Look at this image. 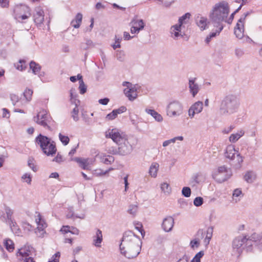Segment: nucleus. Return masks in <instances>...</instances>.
Returning <instances> with one entry per match:
<instances>
[{
    "label": "nucleus",
    "instance_id": "nucleus-1",
    "mask_svg": "<svg viewBox=\"0 0 262 262\" xmlns=\"http://www.w3.org/2000/svg\"><path fill=\"white\" fill-rule=\"evenodd\" d=\"M141 244L140 238L133 232H125L120 245L121 253L129 259L136 257L140 253Z\"/></svg>",
    "mask_w": 262,
    "mask_h": 262
},
{
    "label": "nucleus",
    "instance_id": "nucleus-2",
    "mask_svg": "<svg viewBox=\"0 0 262 262\" xmlns=\"http://www.w3.org/2000/svg\"><path fill=\"white\" fill-rule=\"evenodd\" d=\"M230 5L226 1H221L215 3L209 12V19L212 24L222 28L224 23H226L227 17L230 13Z\"/></svg>",
    "mask_w": 262,
    "mask_h": 262
},
{
    "label": "nucleus",
    "instance_id": "nucleus-3",
    "mask_svg": "<svg viewBox=\"0 0 262 262\" xmlns=\"http://www.w3.org/2000/svg\"><path fill=\"white\" fill-rule=\"evenodd\" d=\"M106 137L111 138L117 144L119 155H127L132 151V146L129 143L126 136L123 133L113 129L106 133Z\"/></svg>",
    "mask_w": 262,
    "mask_h": 262
},
{
    "label": "nucleus",
    "instance_id": "nucleus-4",
    "mask_svg": "<svg viewBox=\"0 0 262 262\" xmlns=\"http://www.w3.org/2000/svg\"><path fill=\"white\" fill-rule=\"evenodd\" d=\"M240 102L237 97L233 94L226 95L222 100L219 108L221 116H227L237 112Z\"/></svg>",
    "mask_w": 262,
    "mask_h": 262
},
{
    "label": "nucleus",
    "instance_id": "nucleus-5",
    "mask_svg": "<svg viewBox=\"0 0 262 262\" xmlns=\"http://www.w3.org/2000/svg\"><path fill=\"white\" fill-rule=\"evenodd\" d=\"M36 143L39 145L42 152L46 155L53 156L56 152L55 143L47 136L39 134L35 139Z\"/></svg>",
    "mask_w": 262,
    "mask_h": 262
},
{
    "label": "nucleus",
    "instance_id": "nucleus-6",
    "mask_svg": "<svg viewBox=\"0 0 262 262\" xmlns=\"http://www.w3.org/2000/svg\"><path fill=\"white\" fill-rule=\"evenodd\" d=\"M14 211L9 206L5 205L4 211L0 210V220L5 223L9 226L11 231L13 232H17L16 230H18L17 223L13 217Z\"/></svg>",
    "mask_w": 262,
    "mask_h": 262
},
{
    "label": "nucleus",
    "instance_id": "nucleus-7",
    "mask_svg": "<svg viewBox=\"0 0 262 262\" xmlns=\"http://www.w3.org/2000/svg\"><path fill=\"white\" fill-rule=\"evenodd\" d=\"M224 156L226 158L233 161L231 164L235 169H239L241 167L243 162V158L235 149L233 145H228L224 152Z\"/></svg>",
    "mask_w": 262,
    "mask_h": 262
},
{
    "label": "nucleus",
    "instance_id": "nucleus-8",
    "mask_svg": "<svg viewBox=\"0 0 262 262\" xmlns=\"http://www.w3.org/2000/svg\"><path fill=\"white\" fill-rule=\"evenodd\" d=\"M183 111V104L178 100H175L170 102L166 106L167 115L170 117L179 116L182 114Z\"/></svg>",
    "mask_w": 262,
    "mask_h": 262
},
{
    "label": "nucleus",
    "instance_id": "nucleus-9",
    "mask_svg": "<svg viewBox=\"0 0 262 262\" xmlns=\"http://www.w3.org/2000/svg\"><path fill=\"white\" fill-rule=\"evenodd\" d=\"M13 16L16 20L20 21V19L24 20L31 16L29 7L24 5H17L13 8Z\"/></svg>",
    "mask_w": 262,
    "mask_h": 262
},
{
    "label": "nucleus",
    "instance_id": "nucleus-10",
    "mask_svg": "<svg viewBox=\"0 0 262 262\" xmlns=\"http://www.w3.org/2000/svg\"><path fill=\"white\" fill-rule=\"evenodd\" d=\"M123 86L126 88L124 89V93L126 97L130 101H134L138 96L137 90L139 86L137 85H134L129 82L124 81L122 83Z\"/></svg>",
    "mask_w": 262,
    "mask_h": 262
},
{
    "label": "nucleus",
    "instance_id": "nucleus-11",
    "mask_svg": "<svg viewBox=\"0 0 262 262\" xmlns=\"http://www.w3.org/2000/svg\"><path fill=\"white\" fill-rule=\"evenodd\" d=\"M52 119L45 110L39 112L36 116L34 117V121L38 124L50 129L49 124L50 123Z\"/></svg>",
    "mask_w": 262,
    "mask_h": 262
},
{
    "label": "nucleus",
    "instance_id": "nucleus-12",
    "mask_svg": "<svg viewBox=\"0 0 262 262\" xmlns=\"http://www.w3.org/2000/svg\"><path fill=\"white\" fill-rule=\"evenodd\" d=\"M232 175L231 170L225 165L219 167L217 172L215 174V178L220 183L227 180Z\"/></svg>",
    "mask_w": 262,
    "mask_h": 262
},
{
    "label": "nucleus",
    "instance_id": "nucleus-13",
    "mask_svg": "<svg viewBox=\"0 0 262 262\" xmlns=\"http://www.w3.org/2000/svg\"><path fill=\"white\" fill-rule=\"evenodd\" d=\"M17 256L25 258L24 262H35L34 259L30 256L31 251L29 247H25L18 249L16 254Z\"/></svg>",
    "mask_w": 262,
    "mask_h": 262
},
{
    "label": "nucleus",
    "instance_id": "nucleus-14",
    "mask_svg": "<svg viewBox=\"0 0 262 262\" xmlns=\"http://www.w3.org/2000/svg\"><path fill=\"white\" fill-rule=\"evenodd\" d=\"M78 164V165L82 169L84 170H90V165L92 164V160L89 158H83L75 157L71 159Z\"/></svg>",
    "mask_w": 262,
    "mask_h": 262
},
{
    "label": "nucleus",
    "instance_id": "nucleus-15",
    "mask_svg": "<svg viewBox=\"0 0 262 262\" xmlns=\"http://www.w3.org/2000/svg\"><path fill=\"white\" fill-rule=\"evenodd\" d=\"M203 103L202 101H198L192 104L188 110V115L191 118L194 117L195 114L201 113L203 110Z\"/></svg>",
    "mask_w": 262,
    "mask_h": 262
},
{
    "label": "nucleus",
    "instance_id": "nucleus-16",
    "mask_svg": "<svg viewBox=\"0 0 262 262\" xmlns=\"http://www.w3.org/2000/svg\"><path fill=\"white\" fill-rule=\"evenodd\" d=\"M34 21L37 25H40L44 20V12L39 7L35 8L33 15Z\"/></svg>",
    "mask_w": 262,
    "mask_h": 262
},
{
    "label": "nucleus",
    "instance_id": "nucleus-17",
    "mask_svg": "<svg viewBox=\"0 0 262 262\" xmlns=\"http://www.w3.org/2000/svg\"><path fill=\"white\" fill-rule=\"evenodd\" d=\"M174 225V219L171 216L165 217L162 224V227L165 232L171 231Z\"/></svg>",
    "mask_w": 262,
    "mask_h": 262
},
{
    "label": "nucleus",
    "instance_id": "nucleus-18",
    "mask_svg": "<svg viewBox=\"0 0 262 262\" xmlns=\"http://www.w3.org/2000/svg\"><path fill=\"white\" fill-rule=\"evenodd\" d=\"M195 79L196 78L189 79L188 83L190 93L193 97L195 96L200 89L199 84L195 82Z\"/></svg>",
    "mask_w": 262,
    "mask_h": 262
},
{
    "label": "nucleus",
    "instance_id": "nucleus-19",
    "mask_svg": "<svg viewBox=\"0 0 262 262\" xmlns=\"http://www.w3.org/2000/svg\"><path fill=\"white\" fill-rule=\"evenodd\" d=\"M171 36L174 39H178L180 37H182L181 34V27L180 25L176 24L171 27L170 29Z\"/></svg>",
    "mask_w": 262,
    "mask_h": 262
},
{
    "label": "nucleus",
    "instance_id": "nucleus-20",
    "mask_svg": "<svg viewBox=\"0 0 262 262\" xmlns=\"http://www.w3.org/2000/svg\"><path fill=\"white\" fill-rule=\"evenodd\" d=\"M244 23L237 21L234 29V33L236 37L238 39H242L244 36Z\"/></svg>",
    "mask_w": 262,
    "mask_h": 262
},
{
    "label": "nucleus",
    "instance_id": "nucleus-21",
    "mask_svg": "<svg viewBox=\"0 0 262 262\" xmlns=\"http://www.w3.org/2000/svg\"><path fill=\"white\" fill-rule=\"evenodd\" d=\"M245 237L238 236L234 239L232 242L233 249H236L238 253L241 251V248L244 247Z\"/></svg>",
    "mask_w": 262,
    "mask_h": 262
},
{
    "label": "nucleus",
    "instance_id": "nucleus-22",
    "mask_svg": "<svg viewBox=\"0 0 262 262\" xmlns=\"http://www.w3.org/2000/svg\"><path fill=\"white\" fill-rule=\"evenodd\" d=\"M36 222L38 225L37 227V230L41 232L40 236H43V234L45 233L44 229L47 227V224L41 219L40 214H38L36 218Z\"/></svg>",
    "mask_w": 262,
    "mask_h": 262
},
{
    "label": "nucleus",
    "instance_id": "nucleus-23",
    "mask_svg": "<svg viewBox=\"0 0 262 262\" xmlns=\"http://www.w3.org/2000/svg\"><path fill=\"white\" fill-rule=\"evenodd\" d=\"M93 244L96 247H100L101 243L102 241V231L100 229H97L96 234L93 236Z\"/></svg>",
    "mask_w": 262,
    "mask_h": 262
},
{
    "label": "nucleus",
    "instance_id": "nucleus-24",
    "mask_svg": "<svg viewBox=\"0 0 262 262\" xmlns=\"http://www.w3.org/2000/svg\"><path fill=\"white\" fill-rule=\"evenodd\" d=\"M145 111L146 113L151 116L156 121L161 122L163 121V117L155 110L146 108Z\"/></svg>",
    "mask_w": 262,
    "mask_h": 262
},
{
    "label": "nucleus",
    "instance_id": "nucleus-25",
    "mask_svg": "<svg viewBox=\"0 0 262 262\" xmlns=\"http://www.w3.org/2000/svg\"><path fill=\"white\" fill-rule=\"evenodd\" d=\"M82 19V14L80 13H78L76 14L75 18L72 20L71 24L74 28H78L80 26Z\"/></svg>",
    "mask_w": 262,
    "mask_h": 262
},
{
    "label": "nucleus",
    "instance_id": "nucleus-26",
    "mask_svg": "<svg viewBox=\"0 0 262 262\" xmlns=\"http://www.w3.org/2000/svg\"><path fill=\"white\" fill-rule=\"evenodd\" d=\"M130 24L134 26L137 27L139 30H142L144 29L145 24L143 19H138L137 17H135L132 20Z\"/></svg>",
    "mask_w": 262,
    "mask_h": 262
},
{
    "label": "nucleus",
    "instance_id": "nucleus-27",
    "mask_svg": "<svg viewBox=\"0 0 262 262\" xmlns=\"http://www.w3.org/2000/svg\"><path fill=\"white\" fill-rule=\"evenodd\" d=\"M256 174L253 171H248L244 176V180L249 183H251L256 179Z\"/></svg>",
    "mask_w": 262,
    "mask_h": 262
},
{
    "label": "nucleus",
    "instance_id": "nucleus-28",
    "mask_svg": "<svg viewBox=\"0 0 262 262\" xmlns=\"http://www.w3.org/2000/svg\"><path fill=\"white\" fill-rule=\"evenodd\" d=\"M159 165L158 163H152L149 169V173L151 177L156 178L157 176V172L158 171Z\"/></svg>",
    "mask_w": 262,
    "mask_h": 262
},
{
    "label": "nucleus",
    "instance_id": "nucleus-29",
    "mask_svg": "<svg viewBox=\"0 0 262 262\" xmlns=\"http://www.w3.org/2000/svg\"><path fill=\"white\" fill-rule=\"evenodd\" d=\"M80 101L79 100H75L74 101L75 107L73 109L72 112V117L75 121H77L79 120L78 113L79 109L78 106L79 105Z\"/></svg>",
    "mask_w": 262,
    "mask_h": 262
},
{
    "label": "nucleus",
    "instance_id": "nucleus-30",
    "mask_svg": "<svg viewBox=\"0 0 262 262\" xmlns=\"http://www.w3.org/2000/svg\"><path fill=\"white\" fill-rule=\"evenodd\" d=\"M244 130H241L235 134H231L229 138V141L231 143L236 142L241 137L244 136Z\"/></svg>",
    "mask_w": 262,
    "mask_h": 262
},
{
    "label": "nucleus",
    "instance_id": "nucleus-31",
    "mask_svg": "<svg viewBox=\"0 0 262 262\" xmlns=\"http://www.w3.org/2000/svg\"><path fill=\"white\" fill-rule=\"evenodd\" d=\"M78 80H79V90L80 91V93L81 94H84L86 92L87 90L86 86L84 84L83 80H82V76L80 75V74H78L77 75Z\"/></svg>",
    "mask_w": 262,
    "mask_h": 262
},
{
    "label": "nucleus",
    "instance_id": "nucleus-32",
    "mask_svg": "<svg viewBox=\"0 0 262 262\" xmlns=\"http://www.w3.org/2000/svg\"><path fill=\"white\" fill-rule=\"evenodd\" d=\"M243 196L242 191L240 189H235L232 194L233 200L237 203L240 200V198Z\"/></svg>",
    "mask_w": 262,
    "mask_h": 262
},
{
    "label": "nucleus",
    "instance_id": "nucleus-33",
    "mask_svg": "<svg viewBox=\"0 0 262 262\" xmlns=\"http://www.w3.org/2000/svg\"><path fill=\"white\" fill-rule=\"evenodd\" d=\"M4 246L6 249L9 252L13 251L14 249V245L13 241L9 238L5 240Z\"/></svg>",
    "mask_w": 262,
    "mask_h": 262
},
{
    "label": "nucleus",
    "instance_id": "nucleus-34",
    "mask_svg": "<svg viewBox=\"0 0 262 262\" xmlns=\"http://www.w3.org/2000/svg\"><path fill=\"white\" fill-rule=\"evenodd\" d=\"M30 68L34 74H37L41 69V67L34 61H31L30 63Z\"/></svg>",
    "mask_w": 262,
    "mask_h": 262
},
{
    "label": "nucleus",
    "instance_id": "nucleus-35",
    "mask_svg": "<svg viewBox=\"0 0 262 262\" xmlns=\"http://www.w3.org/2000/svg\"><path fill=\"white\" fill-rule=\"evenodd\" d=\"M212 25L215 28V29L212 32L210 33V34L209 35L211 38H213L217 35H219L225 26H223V27L221 29V28H220V26H218V25H216L214 24H212Z\"/></svg>",
    "mask_w": 262,
    "mask_h": 262
},
{
    "label": "nucleus",
    "instance_id": "nucleus-36",
    "mask_svg": "<svg viewBox=\"0 0 262 262\" xmlns=\"http://www.w3.org/2000/svg\"><path fill=\"white\" fill-rule=\"evenodd\" d=\"M196 24L202 30H204L207 25V18L201 17L199 20H196Z\"/></svg>",
    "mask_w": 262,
    "mask_h": 262
},
{
    "label": "nucleus",
    "instance_id": "nucleus-37",
    "mask_svg": "<svg viewBox=\"0 0 262 262\" xmlns=\"http://www.w3.org/2000/svg\"><path fill=\"white\" fill-rule=\"evenodd\" d=\"M138 209V206L137 205L132 204L128 207L127 210V213L132 215L133 217L135 216Z\"/></svg>",
    "mask_w": 262,
    "mask_h": 262
},
{
    "label": "nucleus",
    "instance_id": "nucleus-38",
    "mask_svg": "<svg viewBox=\"0 0 262 262\" xmlns=\"http://www.w3.org/2000/svg\"><path fill=\"white\" fill-rule=\"evenodd\" d=\"M161 188L162 191L166 194L169 195L171 193V188L169 185L166 182H164L161 184Z\"/></svg>",
    "mask_w": 262,
    "mask_h": 262
},
{
    "label": "nucleus",
    "instance_id": "nucleus-39",
    "mask_svg": "<svg viewBox=\"0 0 262 262\" xmlns=\"http://www.w3.org/2000/svg\"><path fill=\"white\" fill-rule=\"evenodd\" d=\"M190 15H191L189 13H185L184 15L179 18L178 24L177 25H180V26L182 27L183 24L186 23V19H189Z\"/></svg>",
    "mask_w": 262,
    "mask_h": 262
},
{
    "label": "nucleus",
    "instance_id": "nucleus-40",
    "mask_svg": "<svg viewBox=\"0 0 262 262\" xmlns=\"http://www.w3.org/2000/svg\"><path fill=\"white\" fill-rule=\"evenodd\" d=\"M245 237V244L244 247L243 249L246 248L247 251H250L251 250V247L255 244L253 242H252L249 238H247V236H244Z\"/></svg>",
    "mask_w": 262,
    "mask_h": 262
},
{
    "label": "nucleus",
    "instance_id": "nucleus-41",
    "mask_svg": "<svg viewBox=\"0 0 262 262\" xmlns=\"http://www.w3.org/2000/svg\"><path fill=\"white\" fill-rule=\"evenodd\" d=\"M204 252L201 251L195 254L190 262H201V258L204 256Z\"/></svg>",
    "mask_w": 262,
    "mask_h": 262
},
{
    "label": "nucleus",
    "instance_id": "nucleus-42",
    "mask_svg": "<svg viewBox=\"0 0 262 262\" xmlns=\"http://www.w3.org/2000/svg\"><path fill=\"white\" fill-rule=\"evenodd\" d=\"M32 94L33 91L31 89H26L23 93L24 97L28 101L31 100Z\"/></svg>",
    "mask_w": 262,
    "mask_h": 262
},
{
    "label": "nucleus",
    "instance_id": "nucleus-43",
    "mask_svg": "<svg viewBox=\"0 0 262 262\" xmlns=\"http://www.w3.org/2000/svg\"><path fill=\"white\" fill-rule=\"evenodd\" d=\"M59 138L60 141L62 142V143L64 145H67L69 144V141H70V139L68 136H64V135L61 134V133H59Z\"/></svg>",
    "mask_w": 262,
    "mask_h": 262
},
{
    "label": "nucleus",
    "instance_id": "nucleus-44",
    "mask_svg": "<svg viewBox=\"0 0 262 262\" xmlns=\"http://www.w3.org/2000/svg\"><path fill=\"white\" fill-rule=\"evenodd\" d=\"M248 238H249V239L254 244H256V242L261 239V237L259 234L254 233L250 236H249Z\"/></svg>",
    "mask_w": 262,
    "mask_h": 262
},
{
    "label": "nucleus",
    "instance_id": "nucleus-45",
    "mask_svg": "<svg viewBox=\"0 0 262 262\" xmlns=\"http://www.w3.org/2000/svg\"><path fill=\"white\" fill-rule=\"evenodd\" d=\"M191 193V189L189 187H184L182 190V193L183 196L188 198Z\"/></svg>",
    "mask_w": 262,
    "mask_h": 262
},
{
    "label": "nucleus",
    "instance_id": "nucleus-46",
    "mask_svg": "<svg viewBox=\"0 0 262 262\" xmlns=\"http://www.w3.org/2000/svg\"><path fill=\"white\" fill-rule=\"evenodd\" d=\"M119 149L118 147L110 146L107 148V151L109 154L113 155H119Z\"/></svg>",
    "mask_w": 262,
    "mask_h": 262
},
{
    "label": "nucleus",
    "instance_id": "nucleus-47",
    "mask_svg": "<svg viewBox=\"0 0 262 262\" xmlns=\"http://www.w3.org/2000/svg\"><path fill=\"white\" fill-rule=\"evenodd\" d=\"M203 203V199L201 196L195 198L193 201L194 205L196 207L201 206Z\"/></svg>",
    "mask_w": 262,
    "mask_h": 262
},
{
    "label": "nucleus",
    "instance_id": "nucleus-48",
    "mask_svg": "<svg viewBox=\"0 0 262 262\" xmlns=\"http://www.w3.org/2000/svg\"><path fill=\"white\" fill-rule=\"evenodd\" d=\"M253 13L252 10H250L249 11H247V12L244 13L240 17V18L238 20L239 23H243L245 24V21L246 18Z\"/></svg>",
    "mask_w": 262,
    "mask_h": 262
},
{
    "label": "nucleus",
    "instance_id": "nucleus-49",
    "mask_svg": "<svg viewBox=\"0 0 262 262\" xmlns=\"http://www.w3.org/2000/svg\"><path fill=\"white\" fill-rule=\"evenodd\" d=\"M253 13L252 10H250L249 11H247V12L244 13L240 17V18L238 20L239 23H243L245 24V21L246 18Z\"/></svg>",
    "mask_w": 262,
    "mask_h": 262
},
{
    "label": "nucleus",
    "instance_id": "nucleus-50",
    "mask_svg": "<svg viewBox=\"0 0 262 262\" xmlns=\"http://www.w3.org/2000/svg\"><path fill=\"white\" fill-rule=\"evenodd\" d=\"M114 158L111 156H108L107 157H105L102 159V162L105 164H110L112 162H114Z\"/></svg>",
    "mask_w": 262,
    "mask_h": 262
},
{
    "label": "nucleus",
    "instance_id": "nucleus-51",
    "mask_svg": "<svg viewBox=\"0 0 262 262\" xmlns=\"http://www.w3.org/2000/svg\"><path fill=\"white\" fill-rule=\"evenodd\" d=\"M200 244L199 241L196 239L191 241L190 243V246L193 249H194L195 248H198L200 246Z\"/></svg>",
    "mask_w": 262,
    "mask_h": 262
},
{
    "label": "nucleus",
    "instance_id": "nucleus-52",
    "mask_svg": "<svg viewBox=\"0 0 262 262\" xmlns=\"http://www.w3.org/2000/svg\"><path fill=\"white\" fill-rule=\"evenodd\" d=\"M26 68L25 65V61L24 60H20L19 61V64L16 67L17 70L20 71L24 70Z\"/></svg>",
    "mask_w": 262,
    "mask_h": 262
},
{
    "label": "nucleus",
    "instance_id": "nucleus-53",
    "mask_svg": "<svg viewBox=\"0 0 262 262\" xmlns=\"http://www.w3.org/2000/svg\"><path fill=\"white\" fill-rule=\"evenodd\" d=\"M237 13V12H235V11H234L233 13H232L230 15H229L227 17V20L226 23L230 25L232 24L233 20L234 18V15Z\"/></svg>",
    "mask_w": 262,
    "mask_h": 262
},
{
    "label": "nucleus",
    "instance_id": "nucleus-54",
    "mask_svg": "<svg viewBox=\"0 0 262 262\" xmlns=\"http://www.w3.org/2000/svg\"><path fill=\"white\" fill-rule=\"evenodd\" d=\"M28 165L30 168H31L34 171L37 170L34 164V159L33 158H29L28 161Z\"/></svg>",
    "mask_w": 262,
    "mask_h": 262
},
{
    "label": "nucleus",
    "instance_id": "nucleus-55",
    "mask_svg": "<svg viewBox=\"0 0 262 262\" xmlns=\"http://www.w3.org/2000/svg\"><path fill=\"white\" fill-rule=\"evenodd\" d=\"M126 108L125 106H122L118 109L114 110V112L116 114L117 116L118 114H120L122 113L125 112L126 111Z\"/></svg>",
    "mask_w": 262,
    "mask_h": 262
},
{
    "label": "nucleus",
    "instance_id": "nucleus-56",
    "mask_svg": "<svg viewBox=\"0 0 262 262\" xmlns=\"http://www.w3.org/2000/svg\"><path fill=\"white\" fill-rule=\"evenodd\" d=\"M22 179H24L25 180V181L28 183L30 184L31 182V177L30 174L28 173L24 174L22 177Z\"/></svg>",
    "mask_w": 262,
    "mask_h": 262
},
{
    "label": "nucleus",
    "instance_id": "nucleus-57",
    "mask_svg": "<svg viewBox=\"0 0 262 262\" xmlns=\"http://www.w3.org/2000/svg\"><path fill=\"white\" fill-rule=\"evenodd\" d=\"M60 256V252H56L52 257V259L49 260L48 262H59V257Z\"/></svg>",
    "mask_w": 262,
    "mask_h": 262
},
{
    "label": "nucleus",
    "instance_id": "nucleus-58",
    "mask_svg": "<svg viewBox=\"0 0 262 262\" xmlns=\"http://www.w3.org/2000/svg\"><path fill=\"white\" fill-rule=\"evenodd\" d=\"M111 169L106 170L105 171L99 169L96 170V174L97 176H104Z\"/></svg>",
    "mask_w": 262,
    "mask_h": 262
},
{
    "label": "nucleus",
    "instance_id": "nucleus-59",
    "mask_svg": "<svg viewBox=\"0 0 262 262\" xmlns=\"http://www.w3.org/2000/svg\"><path fill=\"white\" fill-rule=\"evenodd\" d=\"M85 45H86V47L84 46L83 44L81 45V48H83L84 50H86L89 47H91L93 46V41L90 39H88L86 41Z\"/></svg>",
    "mask_w": 262,
    "mask_h": 262
},
{
    "label": "nucleus",
    "instance_id": "nucleus-60",
    "mask_svg": "<svg viewBox=\"0 0 262 262\" xmlns=\"http://www.w3.org/2000/svg\"><path fill=\"white\" fill-rule=\"evenodd\" d=\"M10 99L14 105H15L16 102H17L19 100L18 97L15 94H11Z\"/></svg>",
    "mask_w": 262,
    "mask_h": 262
},
{
    "label": "nucleus",
    "instance_id": "nucleus-61",
    "mask_svg": "<svg viewBox=\"0 0 262 262\" xmlns=\"http://www.w3.org/2000/svg\"><path fill=\"white\" fill-rule=\"evenodd\" d=\"M117 116L116 114L113 111L111 113L107 115L106 118L108 120H112L115 119Z\"/></svg>",
    "mask_w": 262,
    "mask_h": 262
},
{
    "label": "nucleus",
    "instance_id": "nucleus-62",
    "mask_svg": "<svg viewBox=\"0 0 262 262\" xmlns=\"http://www.w3.org/2000/svg\"><path fill=\"white\" fill-rule=\"evenodd\" d=\"M63 160L62 156L59 153L57 155L56 157H55L53 160V161H55L58 163H61L62 162H63Z\"/></svg>",
    "mask_w": 262,
    "mask_h": 262
},
{
    "label": "nucleus",
    "instance_id": "nucleus-63",
    "mask_svg": "<svg viewBox=\"0 0 262 262\" xmlns=\"http://www.w3.org/2000/svg\"><path fill=\"white\" fill-rule=\"evenodd\" d=\"M235 54L237 57H241L244 55V52L241 49H236L235 50Z\"/></svg>",
    "mask_w": 262,
    "mask_h": 262
},
{
    "label": "nucleus",
    "instance_id": "nucleus-64",
    "mask_svg": "<svg viewBox=\"0 0 262 262\" xmlns=\"http://www.w3.org/2000/svg\"><path fill=\"white\" fill-rule=\"evenodd\" d=\"M234 128V126L233 125H230V126H229L227 128H225L223 130L222 132L223 134H228L229 133H230Z\"/></svg>",
    "mask_w": 262,
    "mask_h": 262
}]
</instances>
